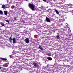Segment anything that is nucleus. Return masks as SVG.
Returning a JSON list of instances; mask_svg holds the SVG:
<instances>
[{"mask_svg":"<svg viewBox=\"0 0 73 73\" xmlns=\"http://www.w3.org/2000/svg\"><path fill=\"white\" fill-rule=\"evenodd\" d=\"M54 10L57 14L58 15H59V12H58L57 9H54Z\"/></svg>","mask_w":73,"mask_h":73,"instance_id":"13","label":"nucleus"},{"mask_svg":"<svg viewBox=\"0 0 73 73\" xmlns=\"http://www.w3.org/2000/svg\"><path fill=\"white\" fill-rule=\"evenodd\" d=\"M2 60H7V59L5 58H2Z\"/></svg>","mask_w":73,"mask_h":73,"instance_id":"24","label":"nucleus"},{"mask_svg":"<svg viewBox=\"0 0 73 73\" xmlns=\"http://www.w3.org/2000/svg\"><path fill=\"white\" fill-rule=\"evenodd\" d=\"M16 17H15V18H14V19L16 20Z\"/></svg>","mask_w":73,"mask_h":73,"instance_id":"34","label":"nucleus"},{"mask_svg":"<svg viewBox=\"0 0 73 73\" xmlns=\"http://www.w3.org/2000/svg\"><path fill=\"white\" fill-rule=\"evenodd\" d=\"M29 38H26L25 40V42L27 44H28L29 42Z\"/></svg>","mask_w":73,"mask_h":73,"instance_id":"6","label":"nucleus"},{"mask_svg":"<svg viewBox=\"0 0 73 73\" xmlns=\"http://www.w3.org/2000/svg\"><path fill=\"white\" fill-rule=\"evenodd\" d=\"M26 1H28V0H26Z\"/></svg>","mask_w":73,"mask_h":73,"instance_id":"39","label":"nucleus"},{"mask_svg":"<svg viewBox=\"0 0 73 73\" xmlns=\"http://www.w3.org/2000/svg\"><path fill=\"white\" fill-rule=\"evenodd\" d=\"M54 66H52V67H50L48 69H49V70H50V71H51H51H53V69H54Z\"/></svg>","mask_w":73,"mask_h":73,"instance_id":"7","label":"nucleus"},{"mask_svg":"<svg viewBox=\"0 0 73 73\" xmlns=\"http://www.w3.org/2000/svg\"><path fill=\"white\" fill-rule=\"evenodd\" d=\"M65 18V19H67V17H66Z\"/></svg>","mask_w":73,"mask_h":73,"instance_id":"38","label":"nucleus"},{"mask_svg":"<svg viewBox=\"0 0 73 73\" xmlns=\"http://www.w3.org/2000/svg\"><path fill=\"white\" fill-rule=\"evenodd\" d=\"M23 22L24 23H25V21H24L23 20Z\"/></svg>","mask_w":73,"mask_h":73,"instance_id":"32","label":"nucleus"},{"mask_svg":"<svg viewBox=\"0 0 73 73\" xmlns=\"http://www.w3.org/2000/svg\"><path fill=\"white\" fill-rule=\"evenodd\" d=\"M30 70H31V69H30Z\"/></svg>","mask_w":73,"mask_h":73,"instance_id":"43","label":"nucleus"},{"mask_svg":"<svg viewBox=\"0 0 73 73\" xmlns=\"http://www.w3.org/2000/svg\"><path fill=\"white\" fill-rule=\"evenodd\" d=\"M38 48H39V49H40V50H43V48H42V47H41V45H39L38 46Z\"/></svg>","mask_w":73,"mask_h":73,"instance_id":"14","label":"nucleus"},{"mask_svg":"<svg viewBox=\"0 0 73 73\" xmlns=\"http://www.w3.org/2000/svg\"><path fill=\"white\" fill-rule=\"evenodd\" d=\"M70 7H69L70 8H73V6L72 5V4H70Z\"/></svg>","mask_w":73,"mask_h":73,"instance_id":"23","label":"nucleus"},{"mask_svg":"<svg viewBox=\"0 0 73 73\" xmlns=\"http://www.w3.org/2000/svg\"><path fill=\"white\" fill-rule=\"evenodd\" d=\"M46 20L47 22H49V23L50 22V19H49L48 17H46Z\"/></svg>","mask_w":73,"mask_h":73,"instance_id":"11","label":"nucleus"},{"mask_svg":"<svg viewBox=\"0 0 73 73\" xmlns=\"http://www.w3.org/2000/svg\"><path fill=\"white\" fill-rule=\"evenodd\" d=\"M46 54L48 56H51V54L48 52H47Z\"/></svg>","mask_w":73,"mask_h":73,"instance_id":"19","label":"nucleus"},{"mask_svg":"<svg viewBox=\"0 0 73 73\" xmlns=\"http://www.w3.org/2000/svg\"><path fill=\"white\" fill-rule=\"evenodd\" d=\"M2 69V67L0 66V70Z\"/></svg>","mask_w":73,"mask_h":73,"instance_id":"30","label":"nucleus"},{"mask_svg":"<svg viewBox=\"0 0 73 73\" xmlns=\"http://www.w3.org/2000/svg\"><path fill=\"white\" fill-rule=\"evenodd\" d=\"M72 13H73V11L72 10Z\"/></svg>","mask_w":73,"mask_h":73,"instance_id":"37","label":"nucleus"},{"mask_svg":"<svg viewBox=\"0 0 73 73\" xmlns=\"http://www.w3.org/2000/svg\"><path fill=\"white\" fill-rule=\"evenodd\" d=\"M45 2H46V3H48V1H45Z\"/></svg>","mask_w":73,"mask_h":73,"instance_id":"33","label":"nucleus"},{"mask_svg":"<svg viewBox=\"0 0 73 73\" xmlns=\"http://www.w3.org/2000/svg\"><path fill=\"white\" fill-rule=\"evenodd\" d=\"M33 64L34 65V66L36 68H38V64L35 63H33Z\"/></svg>","mask_w":73,"mask_h":73,"instance_id":"5","label":"nucleus"},{"mask_svg":"<svg viewBox=\"0 0 73 73\" xmlns=\"http://www.w3.org/2000/svg\"><path fill=\"white\" fill-rule=\"evenodd\" d=\"M40 1V0H36V2H37V3H39Z\"/></svg>","mask_w":73,"mask_h":73,"instance_id":"25","label":"nucleus"},{"mask_svg":"<svg viewBox=\"0 0 73 73\" xmlns=\"http://www.w3.org/2000/svg\"><path fill=\"white\" fill-rule=\"evenodd\" d=\"M4 13L5 15H6V16H7L8 13H7V11H4Z\"/></svg>","mask_w":73,"mask_h":73,"instance_id":"15","label":"nucleus"},{"mask_svg":"<svg viewBox=\"0 0 73 73\" xmlns=\"http://www.w3.org/2000/svg\"><path fill=\"white\" fill-rule=\"evenodd\" d=\"M2 7L3 9H5V8H6V6L5 5H3Z\"/></svg>","mask_w":73,"mask_h":73,"instance_id":"16","label":"nucleus"},{"mask_svg":"<svg viewBox=\"0 0 73 73\" xmlns=\"http://www.w3.org/2000/svg\"><path fill=\"white\" fill-rule=\"evenodd\" d=\"M12 66V65H11V66H10V68H12V66Z\"/></svg>","mask_w":73,"mask_h":73,"instance_id":"29","label":"nucleus"},{"mask_svg":"<svg viewBox=\"0 0 73 73\" xmlns=\"http://www.w3.org/2000/svg\"><path fill=\"white\" fill-rule=\"evenodd\" d=\"M69 9V10L70 9Z\"/></svg>","mask_w":73,"mask_h":73,"instance_id":"40","label":"nucleus"},{"mask_svg":"<svg viewBox=\"0 0 73 73\" xmlns=\"http://www.w3.org/2000/svg\"><path fill=\"white\" fill-rule=\"evenodd\" d=\"M42 44L43 45H45V43H44V42L42 43Z\"/></svg>","mask_w":73,"mask_h":73,"instance_id":"27","label":"nucleus"},{"mask_svg":"<svg viewBox=\"0 0 73 73\" xmlns=\"http://www.w3.org/2000/svg\"><path fill=\"white\" fill-rule=\"evenodd\" d=\"M56 38H57V39H60V36L58 35H57L56 36Z\"/></svg>","mask_w":73,"mask_h":73,"instance_id":"20","label":"nucleus"},{"mask_svg":"<svg viewBox=\"0 0 73 73\" xmlns=\"http://www.w3.org/2000/svg\"><path fill=\"white\" fill-rule=\"evenodd\" d=\"M0 24L2 25V27H4V25H5V24H4V23H2V22H1L0 23Z\"/></svg>","mask_w":73,"mask_h":73,"instance_id":"18","label":"nucleus"},{"mask_svg":"<svg viewBox=\"0 0 73 73\" xmlns=\"http://www.w3.org/2000/svg\"><path fill=\"white\" fill-rule=\"evenodd\" d=\"M39 9H42V7H40L39 8Z\"/></svg>","mask_w":73,"mask_h":73,"instance_id":"28","label":"nucleus"},{"mask_svg":"<svg viewBox=\"0 0 73 73\" xmlns=\"http://www.w3.org/2000/svg\"><path fill=\"white\" fill-rule=\"evenodd\" d=\"M64 13H67V12H65Z\"/></svg>","mask_w":73,"mask_h":73,"instance_id":"36","label":"nucleus"},{"mask_svg":"<svg viewBox=\"0 0 73 73\" xmlns=\"http://www.w3.org/2000/svg\"><path fill=\"white\" fill-rule=\"evenodd\" d=\"M11 57L13 59H14V61L15 62H16L17 64H18L19 63H21V61L20 59L17 58V57L15 56H13L12 55H11Z\"/></svg>","mask_w":73,"mask_h":73,"instance_id":"1","label":"nucleus"},{"mask_svg":"<svg viewBox=\"0 0 73 73\" xmlns=\"http://www.w3.org/2000/svg\"><path fill=\"white\" fill-rule=\"evenodd\" d=\"M47 59L48 60H49L50 61H51V60H52V58L51 57H48L47 58Z\"/></svg>","mask_w":73,"mask_h":73,"instance_id":"17","label":"nucleus"},{"mask_svg":"<svg viewBox=\"0 0 73 73\" xmlns=\"http://www.w3.org/2000/svg\"><path fill=\"white\" fill-rule=\"evenodd\" d=\"M14 62H13V65H14V66L15 67H16V66L17 65V63L16 62L14 61Z\"/></svg>","mask_w":73,"mask_h":73,"instance_id":"10","label":"nucleus"},{"mask_svg":"<svg viewBox=\"0 0 73 73\" xmlns=\"http://www.w3.org/2000/svg\"><path fill=\"white\" fill-rule=\"evenodd\" d=\"M61 15H60V16Z\"/></svg>","mask_w":73,"mask_h":73,"instance_id":"42","label":"nucleus"},{"mask_svg":"<svg viewBox=\"0 0 73 73\" xmlns=\"http://www.w3.org/2000/svg\"><path fill=\"white\" fill-rule=\"evenodd\" d=\"M16 71L17 72H20V70H21V68H16Z\"/></svg>","mask_w":73,"mask_h":73,"instance_id":"12","label":"nucleus"},{"mask_svg":"<svg viewBox=\"0 0 73 73\" xmlns=\"http://www.w3.org/2000/svg\"><path fill=\"white\" fill-rule=\"evenodd\" d=\"M9 64L8 63H6L5 64H4L3 65V67H7V66H8V65Z\"/></svg>","mask_w":73,"mask_h":73,"instance_id":"9","label":"nucleus"},{"mask_svg":"<svg viewBox=\"0 0 73 73\" xmlns=\"http://www.w3.org/2000/svg\"><path fill=\"white\" fill-rule=\"evenodd\" d=\"M43 0L45 2V1H46V0Z\"/></svg>","mask_w":73,"mask_h":73,"instance_id":"35","label":"nucleus"},{"mask_svg":"<svg viewBox=\"0 0 73 73\" xmlns=\"http://www.w3.org/2000/svg\"><path fill=\"white\" fill-rule=\"evenodd\" d=\"M26 19H28V20H31L32 19V17L29 14H27L26 15Z\"/></svg>","mask_w":73,"mask_h":73,"instance_id":"3","label":"nucleus"},{"mask_svg":"<svg viewBox=\"0 0 73 73\" xmlns=\"http://www.w3.org/2000/svg\"><path fill=\"white\" fill-rule=\"evenodd\" d=\"M72 10L71 9V10H70V11H69V12H72Z\"/></svg>","mask_w":73,"mask_h":73,"instance_id":"31","label":"nucleus"},{"mask_svg":"<svg viewBox=\"0 0 73 73\" xmlns=\"http://www.w3.org/2000/svg\"><path fill=\"white\" fill-rule=\"evenodd\" d=\"M14 73H16V72H14Z\"/></svg>","mask_w":73,"mask_h":73,"instance_id":"41","label":"nucleus"},{"mask_svg":"<svg viewBox=\"0 0 73 73\" xmlns=\"http://www.w3.org/2000/svg\"><path fill=\"white\" fill-rule=\"evenodd\" d=\"M23 12H24V13H23V15H22L23 16V17H26V15H27V14H28L27 13L25 12V11H23Z\"/></svg>","mask_w":73,"mask_h":73,"instance_id":"8","label":"nucleus"},{"mask_svg":"<svg viewBox=\"0 0 73 73\" xmlns=\"http://www.w3.org/2000/svg\"><path fill=\"white\" fill-rule=\"evenodd\" d=\"M13 40V44H16V39L15 38H13V39H12V36L10 37L9 38V41L10 42H12Z\"/></svg>","mask_w":73,"mask_h":73,"instance_id":"4","label":"nucleus"},{"mask_svg":"<svg viewBox=\"0 0 73 73\" xmlns=\"http://www.w3.org/2000/svg\"><path fill=\"white\" fill-rule=\"evenodd\" d=\"M19 66H20L18 64L17 66H16V67H17V68H19Z\"/></svg>","mask_w":73,"mask_h":73,"instance_id":"26","label":"nucleus"},{"mask_svg":"<svg viewBox=\"0 0 73 73\" xmlns=\"http://www.w3.org/2000/svg\"><path fill=\"white\" fill-rule=\"evenodd\" d=\"M29 7L32 11H35V5L31 3L29 4Z\"/></svg>","mask_w":73,"mask_h":73,"instance_id":"2","label":"nucleus"},{"mask_svg":"<svg viewBox=\"0 0 73 73\" xmlns=\"http://www.w3.org/2000/svg\"><path fill=\"white\" fill-rule=\"evenodd\" d=\"M5 21H6V22H7V23H8L9 24H10V23H9V21L8 20H6Z\"/></svg>","mask_w":73,"mask_h":73,"instance_id":"22","label":"nucleus"},{"mask_svg":"<svg viewBox=\"0 0 73 73\" xmlns=\"http://www.w3.org/2000/svg\"><path fill=\"white\" fill-rule=\"evenodd\" d=\"M0 14H1V15L3 14V11H2L1 10L0 11Z\"/></svg>","mask_w":73,"mask_h":73,"instance_id":"21","label":"nucleus"}]
</instances>
